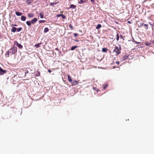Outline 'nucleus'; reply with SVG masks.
<instances>
[{
	"label": "nucleus",
	"instance_id": "obj_12",
	"mask_svg": "<svg viewBox=\"0 0 154 154\" xmlns=\"http://www.w3.org/2000/svg\"><path fill=\"white\" fill-rule=\"evenodd\" d=\"M28 16L29 18H31L33 17L34 16L33 14L31 13L29 14L28 15Z\"/></svg>",
	"mask_w": 154,
	"mask_h": 154
},
{
	"label": "nucleus",
	"instance_id": "obj_36",
	"mask_svg": "<svg viewBox=\"0 0 154 154\" xmlns=\"http://www.w3.org/2000/svg\"><path fill=\"white\" fill-rule=\"evenodd\" d=\"M28 70H27L25 72V74H27L28 73Z\"/></svg>",
	"mask_w": 154,
	"mask_h": 154
},
{
	"label": "nucleus",
	"instance_id": "obj_25",
	"mask_svg": "<svg viewBox=\"0 0 154 154\" xmlns=\"http://www.w3.org/2000/svg\"><path fill=\"white\" fill-rule=\"evenodd\" d=\"M57 2H52L50 4V5H52V6H54V5H56L57 4Z\"/></svg>",
	"mask_w": 154,
	"mask_h": 154
},
{
	"label": "nucleus",
	"instance_id": "obj_44",
	"mask_svg": "<svg viewBox=\"0 0 154 154\" xmlns=\"http://www.w3.org/2000/svg\"><path fill=\"white\" fill-rule=\"evenodd\" d=\"M128 23H130V21H128Z\"/></svg>",
	"mask_w": 154,
	"mask_h": 154
},
{
	"label": "nucleus",
	"instance_id": "obj_13",
	"mask_svg": "<svg viewBox=\"0 0 154 154\" xmlns=\"http://www.w3.org/2000/svg\"><path fill=\"white\" fill-rule=\"evenodd\" d=\"M68 80L71 83L72 80L71 77L69 75H68Z\"/></svg>",
	"mask_w": 154,
	"mask_h": 154
},
{
	"label": "nucleus",
	"instance_id": "obj_28",
	"mask_svg": "<svg viewBox=\"0 0 154 154\" xmlns=\"http://www.w3.org/2000/svg\"><path fill=\"white\" fill-rule=\"evenodd\" d=\"M119 33H117L116 35V39L117 41H118L119 40Z\"/></svg>",
	"mask_w": 154,
	"mask_h": 154
},
{
	"label": "nucleus",
	"instance_id": "obj_23",
	"mask_svg": "<svg viewBox=\"0 0 154 154\" xmlns=\"http://www.w3.org/2000/svg\"><path fill=\"white\" fill-rule=\"evenodd\" d=\"M49 31V29H48L46 27V28H45L44 29V33H46L47 32H48Z\"/></svg>",
	"mask_w": 154,
	"mask_h": 154
},
{
	"label": "nucleus",
	"instance_id": "obj_3",
	"mask_svg": "<svg viewBox=\"0 0 154 154\" xmlns=\"http://www.w3.org/2000/svg\"><path fill=\"white\" fill-rule=\"evenodd\" d=\"M7 71L3 70L0 67V75H2L6 73Z\"/></svg>",
	"mask_w": 154,
	"mask_h": 154
},
{
	"label": "nucleus",
	"instance_id": "obj_6",
	"mask_svg": "<svg viewBox=\"0 0 154 154\" xmlns=\"http://www.w3.org/2000/svg\"><path fill=\"white\" fill-rule=\"evenodd\" d=\"M16 43L17 46L20 48V49H22L23 48V46L21 45V44L18 43V42L17 41H15L14 42V44Z\"/></svg>",
	"mask_w": 154,
	"mask_h": 154
},
{
	"label": "nucleus",
	"instance_id": "obj_10",
	"mask_svg": "<svg viewBox=\"0 0 154 154\" xmlns=\"http://www.w3.org/2000/svg\"><path fill=\"white\" fill-rule=\"evenodd\" d=\"M128 56H125L122 59V61H125L129 58Z\"/></svg>",
	"mask_w": 154,
	"mask_h": 154
},
{
	"label": "nucleus",
	"instance_id": "obj_20",
	"mask_svg": "<svg viewBox=\"0 0 154 154\" xmlns=\"http://www.w3.org/2000/svg\"><path fill=\"white\" fill-rule=\"evenodd\" d=\"M107 50V49L106 48H103L102 49V51L103 52H106V51Z\"/></svg>",
	"mask_w": 154,
	"mask_h": 154
},
{
	"label": "nucleus",
	"instance_id": "obj_34",
	"mask_svg": "<svg viewBox=\"0 0 154 154\" xmlns=\"http://www.w3.org/2000/svg\"><path fill=\"white\" fill-rule=\"evenodd\" d=\"M91 1L92 2L93 4H94L95 1L94 0H91Z\"/></svg>",
	"mask_w": 154,
	"mask_h": 154
},
{
	"label": "nucleus",
	"instance_id": "obj_14",
	"mask_svg": "<svg viewBox=\"0 0 154 154\" xmlns=\"http://www.w3.org/2000/svg\"><path fill=\"white\" fill-rule=\"evenodd\" d=\"M21 19L22 20L25 21L26 20V17L24 16H21Z\"/></svg>",
	"mask_w": 154,
	"mask_h": 154
},
{
	"label": "nucleus",
	"instance_id": "obj_26",
	"mask_svg": "<svg viewBox=\"0 0 154 154\" xmlns=\"http://www.w3.org/2000/svg\"><path fill=\"white\" fill-rule=\"evenodd\" d=\"M40 72L39 71H37L36 73L35 74V76H40Z\"/></svg>",
	"mask_w": 154,
	"mask_h": 154
},
{
	"label": "nucleus",
	"instance_id": "obj_7",
	"mask_svg": "<svg viewBox=\"0 0 154 154\" xmlns=\"http://www.w3.org/2000/svg\"><path fill=\"white\" fill-rule=\"evenodd\" d=\"M61 17L63 19H65L66 18V16L64 15H63V14H57V17Z\"/></svg>",
	"mask_w": 154,
	"mask_h": 154
},
{
	"label": "nucleus",
	"instance_id": "obj_4",
	"mask_svg": "<svg viewBox=\"0 0 154 154\" xmlns=\"http://www.w3.org/2000/svg\"><path fill=\"white\" fill-rule=\"evenodd\" d=\"M79 82L77 81L73 80L72 81L71 83L72 84V85H78Z\"/></svg>",
	"mask_w": 154,
	"mask_h": 154
},
{
	"label": "nucleus",
	"instance_id": "obj_27",
	"mask_svg": "<svg viewBox=\"0 0 154 154\" xmlns=\"http://www.w3.org/2000/svg\"><path fill=\"white\" fill-rule=\"evenodd\" d=\"M108 86L107 84L104 85H103V89L104 90Z\"/></svg>",
	"mask_w": 154,
	"mask_h": 154
},
{
	"label": "nucleus",
	"instance_id": "obj_22",
	"mask_svg": "<svg viewBox=\"0 0 154 154\" xmlns=\"http://www.w3.org/2000/svg\"><path fill=\"white\" fill-rule=\"evenodd\" d=\"M76 7V6L72 4L70 6V8H73V9L75 8Z\"/></svg>",
	"mask_w": 154,
	"mask_h": 154
},
{
	"label": "nucleus",
	"instance_id": "obj_21",
	"mask_svg": "<svg viewBox=\"0 0 154 154\" xmlns=\"http://www.w3.org/2000/svg\"><path fill=\"white\" fill-rule=\"evenodd\" d=\"M102 26L100 24H98L97 25V26L96 27V29H99Z\"/></svg>",
	"mask_w": 154,
	"mask_h": 154
},
{
	"label": "nucleus",
	"instance_id": "obj_11",
	"mask_svg": "<svg viewBox=\"0 0 154 154\" xmlns=\"http://www.w3.org/2000/svg\"><path fill=\"white\" fill-rule=\"evenodd\" d=\"M86 2V1L83 0H78V2L79 4H82Z\"/></svg>",
	"mask_w": 154,
	"mask_h": 154
},
{
	"label": "nucleus",
	"instance_id": "obj_40",
	"mask_svg": "<svg viewBox=\"0 0 154 154\" xmlns=\"http://www.w3.org/2000/svg\"><path fill=\"white\" fill-rule=\"evenodd\" d=\"M116 63H117V64H119V62H116Z\"/></svg>",
	"mask_w": 154,
	"mask_h": 154
},
{
	"label": "nucleus",
	"instance_id": "obj_41",
	"mask_svg": "<svg viewBox=\"0 0 154 154\" xmlns=\"http://www.w3.org/2000/svg\"><path fill=\"white\" fill-rule=\"evenodd\" d=\"M55 49V50H56L57 51H58V48H56Z\"/></svg>",
	"mask_w": 154,
	"mask_h": 154
},
{
	"label": "nucleus",
	"instance_id": "obj_5",
	"mask_svg": "<svg viewBox=\"0 0 154 154\" xmlns=\"http://www.w3.org/2000/svg\"><path fill=\"white\" fill-rule=\"evenodd\" d=\"M152 40H150L148 42H146L144 43V44L147 46H150V45L152 44Z\"/></svg>",
	"mask_w": 154,
	"mask_h": 154
},
{
	"label": "nucleus",
	"instance_id": "obj_37",
	"mask_svg": "<svg viewBox=\"0 0 154 154\" xmlns=\"http://www.w3.org/2000/svg\"><path fill=\"white\" fill-rule=\"evenodd\" d=\"M48 71L49 73H51V70H49V69H48Z\"/></svg>",
	"mask_w": 154,
	"mask_h": 154
},
{
	"label": "nucleus",
	"instance_id": "obj_18",
	"mask_svg": "<svg viewBox=\"0 0 154 154\" xmlns=\"http://www.w3.org/2000/svg\"><path fill=\"white\" fill-rule=\"evenodd\" d=\"M9 53H10L9 51H7L5 54V56L6 57H8L9 55Z\"/></svg>",
	"mask_w": 154,
	"mask_h": 154
},
{
	"label": "nucleus",
	"instance_id": "obj_32",
	"mask_svg": "<svg viewBox=\"0 0 154 154\" xmlns=\"http://www.w3.org/2000/svg\"><path fill=\"white\" fill-rule=\"evenodd\" d=\"M69 27L71 29H73V27L71 24L69 25Z\"/></svg>",
	"mask_w": 154,
	"mask_h": 154
},
{
	"label": "nucleus",
	"instance_id": "obj_15",
	"mask_svg": "<svg viewBox=\"0 0 154 154\" xmlns=\"http://www.w3.org/2000/svg\"><path fill=\"white\" fill-rule=\"evenodd\" d=\"M17 30V28L14 27H13L11 30V31L13 32H15Z\"/></svg>",
	"mask_w": 154,
	"mask_h": 154
},
{
	"label": "nucleus",
	"instance_id": "obj_8",
	"mask_svg": "<svg viewBox=\"0 0 154 154\" xmlns=\"http://www.w3.org/2000/svg\"><path fill=\"white\" fill-rule=\"evenodd\" d=\"M143 26L145 27L146 28H148V25L146 24H144L143 23H140L139 25V26L141 27Z\"/></svg>",
	"mask_w": 154,
	"mask_h": 154
},
{
	"label": "nucleus",
	"instance_id": "obj_24",
	"mask_svg": "<svg viewBox=\"0 0 154 154\" xmlns=\"http://www.w3.org/2000/svg\"><path fill=\"white\" fill-rule=\"evenodd\" d=\"M26 23L28 26H30L31 25L32 23H31V21H27L26 22Z\"/></svg>",
	"mask_w": 154,
	"mask_h": 154
},
{
	"label": "nucleus",
	"instance_id": "obj_16",
	"mask_svg": "<svg viewBox=\"0 0 154 154\" xmlns=\"http://www.w3.org/2000/svg\"><path fill=\"white\" fill-rule=\"evenodd\" d=\"M16 15L17 16H21L22 15V13L21 12H19L16 11L15 13Z\"/></svg>",
	"mask_w": 154,
	"mask_h": 154
},
{
	"label": "nucleus",
	"instance_id": "obj_9",
	"mask_svg": "<svg viewBox=\"0 0 154 154\" xmlns=\"http://www.w3.org/2000/svg\"><path fill=\"white\" fill-rule=\"evenodd\" d=\"M37 20V19L36 18H34L31 20V23L32 24L35 23Z\"/></svg>",
	"mask_w": 154,
	"mask_h": 154
},
{
	"label": "nucleus",
	"instance_id": "obj_30",
	"mask_svg": "<svg viewBox=\"0 0 154 154\" xmlns=\"http://www.w3.org/2000/svg\"><path fill=\"white\" fill-rule=\"evenodd\" d=\"M41 44V43L37 44L35 45V47L38 48L39 47V45Z\"/></svg>",
	"mask_w": 154,
	"mask_h": 154
},
{
	"label": "nucleus",
	"instance_id": "obj_19",
	"mask_svg": "<svg viewBox=\"0 0 154 154\" xmlns=\"http://www.w3.org/2000/svg\"><path fill=\"white\" fill-rule=\"evenodd\" d=\"M77 47H78L77 46H73L71 47V50L72 51H73V50H74L75 49L77 48Z\"/></svg>",
	"mask_w": 154,
	"mask_h": 154
},
{
	"label": "nucleus",
	"instance_id": "obj_43",
	"mask_svg": "<svg viewBox=\"0 0 154 154\" xmlns=\"http://www.w3.org/2000/svg\"><path fill=\"white\" fill-rule=\"evenodd\" d=\"M63 11H61V12H60V13H63Z\"/></svg>",
	"mask_w": 154,
	"mask_h": 154
},
{
	"label": "nucleus",
	"instance_id": "obj_35",
	"mask_svg": "<svg viewBox=\"0 0 154 154\" xmlns=\"http://www.w3.org/2000/svg\"><path fill=\"white\" fill-rule=\"evenodd\" d=\"M74 36H77L78 35V34L77 33H75L74 34Z\"/></svg>",
	"mask_w": 154,
	"mask_h": 154
},
{
	"label": "nucleus",
	"instance_id": "obj_1",
	"mask_svg": "<svg viewBox=\"0 0 154 154\" xmlns=\"http://www.w3.org/2000/svg\"><path fill=\"white\" fill-rule=\"evenodd\" d=\"M8 51L11 55L15 54L17 52V48L14 45Z\"/></svg>",
	"mask_w": 154,
	"mask_h": 154
},
{
	"label": "nucleus",
	"instance_id": "obj_33",
	"mask_svg": "<svg viewBox=\"0 0 154 154\" xmlns=\"http://www.w3.org/2000/svg\"><path fill=\"white\" fill-rule=\"evenodd\" d=\"M26 2L28 4H30L31 3V2L30 1V0H28Z\"/></svg>",
	"mask_w": 154,
	"mask_h": 154
},
{
	"label": "nucleus",
	"instance_id": "obj_38",
	"mask_svg": "<svg viewBox=\"0 0 154 154\" xmlns=\"http://www.w3.org/2000/svg\"><path fill=\"white\" fill-rule=\"evenodd\" d=\"M12 25L14 26H17V25H16V24H12Z\"/></svg>",
	"mask_w": 154,
	"mask_h": 154
},
{
	"label": "nucleus",
	"instance_id": "obj_29",
	"mask_svg": "<svg viewBox=\"0 0 154 154\" xmlns=\"http://www.w3.org/2000/svg\"><path fill=\"white\" fill-rule=\"evenodd\" d=\"M46 22V21L45 20H40L39 21V23H45Z\"/></svg>",
	"mask_w": 154,
	"mask_h": 154
},
{
	"label": "nucleus",
	"instance_id": "obj_31",
	"mask_svg": "<svg viewBox=\"0 0 154 154\" xmlns=\"http://www.w3.org/2000/svg\"><path fill=\"white\" fill-rule=\"evenodd\" d=\"M18 32L20 31L22 29V28L20 27L17 29Z\"/></svg>",
	"mask_w": 154,
	"mask_h": 154
},
{
	"label": "nucleus",
	"instance_id": "obj_2",
	"mask_svg": "<svg viewBox=\"0 0 154 154\" xmlns=\"http://www.w3.org/2000/svg\"><path fill=\"white\" fill-rule=\"evenodd\" d=\"M121 48L120 47L119 48L117 46H115V49L113 50V52H115L116 53V55H119L121 52L120 50Z\"/></svg>",
	"mask_w": 154,
	"mask_h": 154
},
{
	"label": "nucleus",
	"instance_id": "obj_39",
	"mask_svg": "<svg viewBox=\"0 0 154 154\" xmlns=\"http://www.w3.org/2000/svg\"><path fill=\"white\" fill-rule=\"evenodd\" d=\"M152 44H154V41H153L152 40Z\"/></svg>",
	"mask_w": 154,
	"mask_h": 154
},
{
	"label": "nucleus",
	"instance_id": "obj_17",
	"mask_svg": "<svg viewBox=\"0 0 154 154\" xmlns=\"http://www.w3.org/2000/svg\"><path fill=\"white\" fill-rule=\"evenodd\" d=\"M43 13V12H42L40 14V16L41 18H43L44 17Z\"/></svg>",
	"mask_w": 154,
	"mask_h": 154
},
{
	"label": "nucleus",
	"instance_id": "obj_42",
	"mask_svg": "<svg viewBox=\"0 0 154 154\" xmlns=\"http://www.w3.org/2000/svg\"><path fill=\"white\" fill-rule=\"evenodd\" d=\"M120 38H123V37H122V35H120Z\"/></svg>",
	"mask_w": 154,
	"mask_h": 154
}]
</instances>
